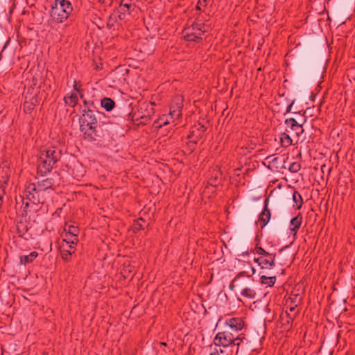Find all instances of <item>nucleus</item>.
Here are the masks:
<instances>
[{
  "instance_id": "f257e3e1",
  "label": "nucleus",
  "mask_w": 355,
  "mask_h": 355,
  "mask_svg": "<svg viewBox=\"0 0 355 355\" xmlns=\"http://www.w3.org/2000/svg\"><path fill=\"white\" fill-rule=\"evenodd\" d=\"M46 196L34 183L26 184L22 196V215L37 212L45 202Z\"/></svg>"
},
{
  "instance_id": "f03ea898",
  "label": "nucleus",
  "mask_w": 355,
  "mask_h": 355,
  "mask_svg": "<svg viewBox=\"0 0 355 355\" xmlns=\"http://www.w3.org/2000/svg\"><path fill=\"white\" fill-rule=\"evenodd\" d=\"M62 151L55 147L40 151L37 160V172L42 176L51 172L55 164L60 159Z\"/></svg>"
},
{
  "instance_id": "7ed1b4c3",
  "label": "nucleus",
  "mask_w": 355,
  "mask_h": 355,
  "mask_svg": "<svg viewBox=\"0 0 355 355\" xmlns=\"http://www.w3.org/2000/svg\"><path fill=\"white\" fill-rule=\"evenodd\" d=\"M73 10L70 1L55 0L51 6L50 17L53 22L62 24L69 18Z\"/></svg>"
},
{
  "instance_id": "20e7f679",
  "label": "nucleus",
  "mask_w": 355,
  "mask_h": 355,
  "mask_svg": "<svg viewBox=\"0 0 355 355\" xmlns=\"http://www.w3.org/2000/svg\"><path fill=\"white\" fill-rule=\"evenodd\" d=\"M80 129L83 132L85 139L89 141H94L96 136L97 119L93 110L90 109L84 110L80 119Z\"/></svg>"
},
{
  "instance_id": "39448f33",
  "label": "nucleus",
  "mask_w": 355,
  "mask_h": 355,
  "mask_svg": "<svg viewBox=\"0 0 355 355\" xmlns=\"http://www.w3.org/2000/svg\"><path fill=\"white\" fill-rule=\"evenodd\" d=\"M244 337H240V335L232 334V332L225 329L223 332H219L214 338V344L216 346L227 347L230 345L239 346Z\"/></svg>"
},
{
  "instance_id": "423d86ee",
  "label": "nucleus",
  "mask_w": 355,
  "mask_h": 355,
  "mask_svg": "<svg viewBox=\"0 0 355 355\" xmlns=\"http://www.w3.org/2000/svg\"><path fill=\"white\" fill-rule=\"evenodd\" d=\"M276 254H269L264 257H258L254 259V262L257 263L260 266L262 272L270 275L268 270L275 266Z\"/></svg>"
},
{
  "instance_id": "0eeeda50",
  "label": "nucleus",
  "mask_w": 355,
  "mask_h": 355,
  "mask_svg": "<svg viewBox=\"0 0 355 355\" xmlns=\"http://www.w3.org/2000/svg\"><path fill=\"white\" fill-rule=\"evenodd\" d=\"M183 107V98L181 96H175L170 105L169 116L172 119H178L182 116Z\"/></svg>"
},
{
  "instance_id": "6e6552de",
  "label": "nucleus",
  "mask_w": 355,
  "mask_h": 355,
  "mask_svg": "<svg viewBox=\"0 0 355 355\" xmlns=\"http://www.w3.org/2000/svg\"><path fill=\"white\" fill-rule=\"evenodd\" d=\"M24 98L25 101L23 105L24 111L26 113L30 114L39 103L38 95H37V94H33V92H26Z\"/></svg>"
},
{
  "instance_id": "1a4fd4ad",
  "label": "nucleus",
  "mask_w": 355,
  "mask_h": 355,
  "mask_svg": "<svg viewBox=\"0 0 355 355\" xmlns=\"http://www.w3.org/2000/svg\"><path fill=\"white\" fill-rule=\"evenodd\" d=\"M55 182L53 178H46L41 180H38L34 183L38 189L41 190L46 196L49 193V190H54Z\"/></svg>"
},
{
  "instance_id": "9d476101",
  "label": "nucleus",
  "mask_w": 355,
  "mask_h": 355,
  "mask_svg": "<svg viewBox=\"0 0 355 355\" xmlns=\"http://www.w3.org/2000/svg\"><path fill=\"white\" fill-rule=\"evenodd\" d=\"M297 315V313H294L293 314H291L287 311L281 314L279 317V322L281 324V328H283L284 330H288L291 329L293 322L294 319Z\"/></svg>"
},
{
  "instance_id": "9b49d317",
  "label": "nucleus",
  "mask_w": 355,
  "mask_h": 355,
  "mask_svg": "<svg viewBox=\"0 0 355 355\" xmlns=\"http://www.w3.org/2000/svg\"><path fill=\"white\" fill-rule=\"evenodd\" d=\"M226 329L232 331H239L244 327V322L241 318H232L226 321Z\"/></svg>"
},
{
  "instance_id": "f8f14e48",
  "label": "nucleus",
  "mask_w": 355,
  "mask_h": 355,
  "mask_svg": "<svg viewBox=\"0 0 355 355\" xmlns=\"http://www.w3.org/2000/svg\"><path fill=\"white\" fill-rule=\"evenodd\" d=\"M306 119H303L302 123H299L294 118H289L285 120V124L289 127L292 130L295 132L297 136H300L304 132L302 125L305 123Z\"/></svg>"
},
{
  "instance_id": "ddd939ff",
  "label": "nucleus",
  "mask_w": 355,
  "mask_h": 355,
  "mask_svg": "<svg viewBox=\"0 0 355 355\" xmlns=\"http://www.w3.org/2000/svg\"><path fill=\"white\" fill-rule=\"evenodd\" d=\"M28 223L26 220L18 221L16 224V230L19 237L28 239L29 236V234L28 233Z\"/></svg>"
},
{
  "instance_id": "4468645a",
  "label": "nucleus",
  "mask_w": 355,
  "mask_h": 355,
  "mask_svg": "<svg viewBox=\"0 0 355 355\" xmlns=\"http://www.w3.org/2000/svg\"><path fill=\"white\" fill-rule=\"evenodd\" d=\"M267 201L268 200H265L264 207L259 216V222H260L261 225V228L265 227L270 219L271 214L269 209L268 208Z\"/></svg>"
},
{
  "instance_id": "2eb2a0df",
  "label": "nucleus",
  "mask_w": 355,
  "mask_h": 355,
  "mask_svg": "<svg viewBox=\"0 0 355 355\" xmlns=\"http://www.w3.org/2000/svg\"><path fill=\"white\" fill-rule=\"evenodd\" d=\"M78 243V238L64 232V238L60 244H64L70 249H75Z\"/></svg>"
},
{
  "instance_id": "dca6fc26",
  "label": "nucleus",
  "mask_w": 355,
  "mask_h": 355,
  "mask_svg": "<svg viewBox=\"0 0 355 355\" xmlns=\"http://www.w3.org/2000/svg\"><path fill=\"white\" fill-rule=\"evenodd\" d=\"M204 29H201V28H198V33H193L192 31H191L190 28L188 29L186 35H184V38L187 41L190 42H199L202 40L201 36L205 33Z\"/></svg>"
},
{
  "instance_id": "f3484780",
  "label": "nucleus",
  "mask_w": 355,
  "mask_h": 355,
  "mask_svg": "<svg viewBox=\"0 0 355 355\" xmlns=\"http://www.w3.org/2000/svg\"><path fill=\"white\" fill-rule=\"evenodd\" d=\"M60 250L62 259L65 262L70 261L72 254L75 252V249H70L67 246H65L64 244H60Z\"/></svg>"
},
{
  "instance_id": "a211bd4d",
  "label": "nucleus",
  "mask_w": 355,
  "mask_h": 355,
  "mask_svg": "<svg viewBox=\"0 0 355 355\" xmlns=\"http://www.w3.org/2000/svg\"><path fill=\"white\" fill-rule=\"evenodd\" d=\"M246 265L248 267V270L239 272L234 277V281H240V279L243 277H247L248 279H250L255 273V269L250 263H246Z\"/></svg>"
},
{
  "instance_id": "6ab92c4d",
  "label": "nucleus",
  "mask_w": 355,
  "mask_h": 355,
  "mask_svg": "<svg viewBox=\"0 0 355 355\" xmlns=\"http://www.w3.org/2000/svg\"><path fill=\"white\" fill-rule=\"evenodd\" d=\"M302 221V216L299 213L297 216L293 218L291 220V231L293 232L295 234H297L298 230L300 229Z\"/></svg>"
},
{
  "instance_id": "aec40b11",
  "label": "nucleus",
  "mask_w": 355,
  "mask_h": 355,
  "mask_svg": "<svg viewBox=\"0 0 355 355\" xmlns=\"http://www.w3.org/2000/svg\"><path fill=\"white\" fill-rule=\"evenodd\" d=\"M38 257V252L36 251L31 252L28 255L20 256V263L26 265L32 263Z\"/></svg>"
},
{
  "instance_id": "412c9836",
  "label": "nucleus",
  "mask_w": 355,
  "mask_h": 355,
  "mask_svg": "<svg viewBox=\"0 0 355 355\" xmlns=\"http://www.w3.org/2000/svg\"><path fill=\"white\" fill-rule=\"evenodd\" d=\"M63 100L66 105L74 107L78 102V94L76 92H72L70 95L65 96Z\"/></svg>"
},
{
  "instance_id": "4be33fe9",
  "label": "nucleus",
  "mask_w": 355,
  "mask_h": 355,
  "mask_svg": "<svg viewBox=\"0 0 355 355\" xmlns=\"http://www.w3.org/2000/svg\"><path fill=\"white\" fill-rule=\"evenodd\" d=\"M64 232L76 237H78V234L80 232V230L77 225H75L74 223L65 224L64 227Z\"/></svg>"
},
{
  "instance_id": "5701e85b",
  "label": "nucleus",
  "mask_w": 355,
  "mask_h": 355,
  "mask_svg": "<svg viewBox=\"0 0 355 355\" xmlns=\"http://www.w3.org/2000/svg\"><path fill=\"white\" fill-rule=\"evenodd\" d=\"M84 173L85 170L81 164H76L73 165V168H72V175L76 179L80 180L83 177Z\"/></svg>"
},
{
  "instance_id": "b1692460",
  "label": "nucleus",
  "mask_w": 355,
  "mask_h": 355,
  "mask_svg": "<svg viewBox=\"0 0 355 355\" xmlns=\"http://www.w3.org/2000/svg\"><path fill=\"white\" fill-rule=\"evenodd\" d=\"M265 161L268 163L269 166L268 167L269 168H275L277 169L279 168L278 164L280 161L279 157H275V155H269L265 159Z\"/></svg>"
},
{
  "instance_id": "393cba45",
  "label": "nucleus",
  "mask_w": 355,
  "mask_h": 355,
  "mask_svg": "<svg viewBox=\"0 0 355 355\" xmlns=\"http://www.w3.org/2000/svg\"><path fill=\"white\" fill-rule=\"evenodd\" d=\"M170 121L168 119V116L165 114H163L154 121L153 126L155 129H159L162 126L168 125Z\"/></svg>"
},
{
  "instance_id": "a878e982",
  "label": "nucleus",
  "mask_w": 355,
  "mask_h": 355,
  "mask_svg": "<svg viewBox=\"0 0 355 355\" xmlns=\"http://www.w3.org/2000/svg\"><path fill=\"white\" fill-rule=\"evenodd\" d=\"M42 81L38 82V80L36 77H33L32 79V83L28 89V93H30V90L31 89L33 94H37L38 95L40 94V89L41 87Z\"/></svg>"
},
{
  "instance_id": "bb28decb",
  "label": "nucleus",
  "mask_w": 355,
  "mask_h": 355,
  "mask_svg": "<svg viewBox=\"0 0 355 355\" xmlns=\"http://www.w3.org/2000/svg\"><path fill=\"white\" fill-rule=\"evenodd\" d=\"M260 282L262 284L272 286L276 282V275L266 276V275H263L260 277Z\"/></svg>"
},
{
  "instance_id": "cd10ccee",
  "label": "nucleus",
  "mask_w": 355,
  "mask_h": 355,
  "mask_svg": "<svg viewBox=\"0 0 355 355\" xmlns=\"http://www.w3.org/2000/svg\"><path fill=\"white\" fill-rule=\"evenodd\" d=\"M101 104L107 112L112 110L115 106V102L110 98H103L101 101Z\"/></svg>"
},
{
  "instance_id": "c85d7f7f",
  "label": "nucleus",
  "mask_w": 355,
  "mask_h": 355,
  "mask_svg": "<svg viewBox=\"0 0 355 355\" xmlns=\"http://www.w3.org/2000/svg\"><path fill=\"white\" fill-rule=\"evenodd\" d=\"M293 140L291 137L286 132L280 135V144L283 148H288L292 145Z\"/></svg>"
},
{
  "instance_id": "c756f323",
  "label": "nucleus",
  "mask_w": 355,
  "mask_h": 355,
  "mask_svg": "<svg viewBox=\"0 0 355 355\" xmlns=\"http://www.w3.org/2000/svg\"><path fill=\"white\" fill-rule=\"evenodd\" d=\"M293 200L295 202L297 209H300L303 205V199L301 194L296 190L293 193Z\"/></svg>"
},
{
  "instance_id": "7c9ffc66",
  "label": "nucleus",
  "mask_w": 355,
  "mask_h": 355,
  "mask_svg": "<svg viewBox=\"0 0 355 355\" xmlns=\"http://www.w3.org/2000/svg\"><path fill=\"white\" fill-rule=\"evenodd\" d=\"M241 295L249 299H254L256 296V291L251 288H245L241 291Z\"/></svg>"
},
{
  "instance_id": "2f4dec72",
  "label": "nucleus",
  "mask_w": 355,
  "mask_h": 355,
  "mask_svg": "<svg viewBox=\"0 0 355 355\" xmlns=\"http://www.w3.org/2000/svg\"><path fill=\"white\" fill-rule=\"evenodd\" d=\"M301 168V164L299 162H293L290 164L288 170L291 173H297Z\"/></svg>"
},
{
  "instance_id": "473e14b6",
  "label": "nucleus",
  "mask_w": 355,
  "mask_h": 355,
  "mask_svg": "<svg viewBox=\"0 0 355 355\" xmlns=\"http://www.w3.org/2000/svg\"><path fill=\"white\" fill-rule=\"evenodd\" d=\"M255 251L257 254H259V257H264L270 254L269 252L266 251L263 248L258 246L255 248Z\"/></svg>"
},
{
  "instance_id": "72a5a7b5",
  "label": "nucleus",
  "mask_w": 355,
  "mask_h": 355,
  "mask_svg": "<svg viewBox=\"0 0 355 355\" xmlns=\"http://www.w3.org/2000/svg\"><path fill=\"white\" fill-rule=\"evenodd\" d=\"M74 92L80 93V92H83V89H81V85L78 83L76 80H74L73 85Z\"/></svg>"
},
{
  "instance_id": "f704fd0d",
  "label": "nucleus",
  "mask_w": 355,
  "mask_h": 355,
  "mask_svg": "<svg viewBox=\"0 0 355 355\" xmlns=\"http://www.w3.org/2000/svg\"><path fill=\"white\" fill-rule=\"evenodd\" d=\"M131 6V3L125 0H121L120 1V6L126 8L124 12L128 11L130 8Z\"/></svg>"
},
{
  "instance_id": "c9c22d12",
  "label": "nucleus",
  "mask_w": 355,
  "mask_h": 355,
  "mask_svg": "<svg viewBox=\"0 0 355 355\" xmlns=\"http://www.w3.org/2000/svg\"><path fill=\"white\" fill-rule=\"evenodd\" d=\"M300 301H301V297L298 295H296L294 296L293 298H291V305L297 304V306L298 304H300Z\"/></svg>"
},
{
  "instance_id": "e433bc0d",
  "label": "nucleus",
  "mask_w": 355,
  "mask_h": 355,
  "mask_svg": "<svg viewBox=\"0 0 355 355\" xmlns=\"http://www.w3.org/2000/svg\"><path fill=\"white\" fill-rule=\"evenodd\" d=\"M201 28V29H203L204 25L202 24H193L192 25L191 28H190L191 31H192L193 33H198V28Z\"/></svg>"
},
{
  "instance_id": "4c0bfd02",
  "label": "nucleus",
  "mask_w": 355,
  "mask_h": 355,
  "mask_svg": "<svg viewBox=\"0 0 355 355\" xmlns=\"http://www.w3.org/2000/svg\"><path fill=\"white\" fill-rule=\"evenodd\" d=\"M207 0H198L197 6H196V9L198 10H201L200 6H207Z\"/></svg>"
},
{
  "instance_id": "58836bf2",
  "label": "nucleus",
  "mask_w": 355,
  "mask_h": 355,
  "mask_svg": "<svg viewBox=\"0 0 355 355\" xmlns=\"http://www.w3.org/2000/svg\"><path fill=\"white\" fill-rule=\"evenodd\" d=\"M5 194L4 189L3 188L2 185H0V208L2 206L3 204V198Z\"/></svg>"
},
{
  "instance_id": "ea45409f",
  "label": "nucleus",
  "mask_w": 355,
  "mask_h": 355,
  "mask_svg": "<svg viewBox=\"0 0 355 355\" xmlns=\"http://www.w3.org/2000/svg\"><path fill=\"white\" fill-rule=\"evenodd\" d=\"M201 138V135H199V136L196 137V140L194 141H190L188 143L189 146L191 148H194L195 145L196 144L197 141Z\"/></svg>"
},
{
  "instance_id": "a19ab883",
  "label": "nucleus",
  "mask_w": 355,
  "mask_h": 355,
  "mask_svg": "<svg viewBox=\"0 0 355 355\" xmlns=\"http://www.w3.org/2000/svg\"><path fill=\"white\" fill-rule=\"evenodd\" d=\"M297 307V304H295L293 305H290V308H289V312L291 314H293L294 313H298V311H295V309Z\"/></svg>"
},
{
  "instance_id": "79ce46f5",
  "label": "nucleus",
  "mask_w": 355,
  "mask_h": 355,
  "mask_svg": "<svg viewBox=\"0 0 355 355\" xmlns=\"http://www.w3.org/2000/svg\"><path fill=\"white\" fill-rule=\"evenodd\" d=\"M135 228L137 230H139L144 229L142 224L140 223L139 220L137 221V223L135 224Z\"/></svg>"
},
{
  "instance_id": "37998d69",
  "label": "nucleus",
  "mask_w": 355,
  "mask_h": 355,
  "mask_svg": "<svg viewBox=\"0 0 355 355\" xmlns=\"http://www.w3.org/2000/svg\"><path fill=\"white\" fill-rule=\"evenodd\" d=\"M219 352L223 353V351L221 349H220L219 351L218 349L215 348L214 351L210 353V355H220Z\"/></svg>"
},
{
  "instance_id": "c03bdc74",
  "label": "nucleus",
  "mask_w": 355,
  "mask_h": 355,
  "mask_svg": "<svg viewBox=\"0 0 355 355\" xmlns=\"http://www.w3.org/2000/svg\"><path fill=\"white\" fill-rule=\"evenodd\" d=\"M239 281H234V279L232 281V282L230 283V286H229V288L230 290L233 291L234 288H235V283L236 282H239Z\"/></svg>"
},
{
  "instance_id": "a18cd8bd",
  "label": "nucleus",
  "mask_w": 355,
  "mask_h": 355,
  "mask_svg": "<svg viewBox=\"0 0 355 355\" xmlns=\"http://www.w3.org/2000/svg\"><path fill=\"white\" fill-rule=\"evenodd\" d=\"M293 101L287 107L286 113H288L291 111L292 106L293 105Z\"/></svg>"
},
{
  "instance_id": "49530a36",
  "label": "nucleus",
  "mask_w": 355,
  "mask_h": 355,
  "mask_svg": "<svg viewBox=\"0 0 355 355\" xmlns=\"http://www.w3.org/2000/svg\"><path fill=\"white\" fill-rule=\"evenodd\" d=\"M193 137V132H190V134L187 136L189 139H191Z\"/></svg>"
},
{
  "instance_id": "de8ad7c7",
  "label": "nucleus",
  "mask_w": 355,
  "mask_h": 355,
  "mask_svg": "<svg viewBox=\"0 0 355 355\" xmlns=\"http://www.w3.org/2000/svg\"><path fill=\"white\" fill-rule=\"evenodd\" d=\"M202 132H204L206 130V128L203 125H201L200 127Z\"/></svg>"
},
{
  "instance_id": "09e8293b",
  "label": "nucleus",
  "mask_w": 355,
  "mask_h": 355,
  "mask_svg": "<svg viewBox=\"0 0 355 355\" xmlns=\"http://www.w3.org/2000/svg\"><path fill=\"white\" fill-rule=\"evenodd\" d=\"M78 94H79L80 98H83L84 95H83V92H80V93H78Z\"/></svg>"
},
{
  "instance_id": "8fccbe9b",
  "label": "nucleus",
  "mask_w": 355,
  "mask_h": 355,
  "mask_svg": "<svg viewBox=\"0 0 355 355\" xmlns=\"http://www.w3.org/2000/svg\"><path fill=\"white\" fill-rule=\"evenodd\" d=\"M238 332L239 331H232V334L240 335V336H241V334H239Z\"/></svg>"
},
{
  "instance_id": "3c124183",
  "label": "nucleus",
  "mask_w": 355,
  "mask_h": 355,
  "mask_svg": "<svg viewBox=\"0 0 355 355\" xmlns=\"http://www.w3.org/2000/svg\"><path fill=\"white\" fill-rule=\"evenodd\" d=\"M245 266H246V267H245V270H248V266L246 265V263L245 264Z\"/></svg>"
},
{
  "instance_id": "603ef678",
  "label": "nucleus",
  "mask_w": 355,
  "mask_h": 355,
  "mask_svg": "<svg viewBox=\"0 0 355 355\" xmlns=\"http://www.w3.org/2000/svg\"><path fill=\"white\" fill-rule=\"evenodd\" d=\"M83 103H84L85 105H86V104H87V101H86L85 99L83 101Z\"/></svg>"
}]
</instances>
